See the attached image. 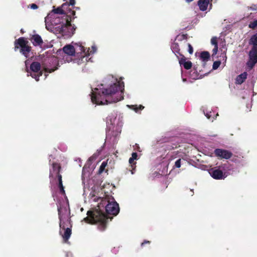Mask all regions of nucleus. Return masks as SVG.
<instances>
[{
	"instance_id": "79ce46f5",
	"label": "nucleus",
	"mask_w": 257,
	"mask_h": 257,
	"mask_svg": "<svg viewBox=\"0 0 257 257\" xmlns=\"http://www.w3.org/2000/svg\"><path fill=\"white\" fill-rule=\"evenodd\" d=\"M91 48L94 49V48H95V47L94 46H92Z\"/></svg>"
},
{
	"instance_id": "f8f14e48",
	"label": "nucleus",
	"mask_w": 257,
	"mask_h": 257,
	"mask_svg": "<svg viewBox=\"0 0 257 257\" xmlns=\"http://www.w3.org/2000/svg\"><path fill=\"white\" fill-rule=\"evenodd\" d=\"M214 153L216 156L225 159L230 158L232 156V154L230 152L220 149L215 150Z\"/></svg>"
},
{
	"instance_id": "4be33fe9",
	"label": "nucleus",
	"mask_w": 257,
	"mask_h": 257,
	"mask_svg": "<svg viewBox=\"0 0 257 257\" xmlns=\"http://www.w3.org/2000/svg\"><path fill=\"white\" fill-rule=\"evenodd\" d=\"M31 49H20V52L26 58L29 57H32V56H31V55L32 54V53L31 52Z\"/></svg>"
},
{
	"instance_id": "2eb2a0df",
	"label": "nucleus",
	"mask_w": 257,
	"mask_h": 257,
	"mask_svg": "<svg viewBox=\"0 0 257 257\" xmlns=\"http://www.w3.org/2000/svg\"><path fill=\"white\" fill-rule=\"evenodd\" d=\"M211 43L212 45L214 46V48H217L218 46L220 48H223L225 46L224 40L221 38H217L214 37L212 38Z\"/></svg>"
},
{
	"instance_id": "c85d7f7f",
	"label": "nucleus",
	"mask_w": 257,
	"mask_h": 257,
	"mask_svg": "<svg viewBox=\"0 0 257 257\" xmlns=\"http://www.w3.org/2000/svg\"><path fill=\"white\" fill-rule=\"evenodd\" d=\"M181 159L177 160L175 164V166L177 168H180L181 167Z\"/></svg>"
},
{
	"instance_id": "37998d69",
	"label": "nucleus",
	"mask_w": 257,
	"mask_h": 257,
	"mask_svg": "<svg viewBox=\"0 0 257 257\" xmlns=\"http://www.w3.org/2000/svg\"><path fill=\"white\" fill-rule=\"evenodd\" d=\"M183 81H186V79H183Z\"/></svg>"
},
{
	"instance_id": "c756f323",
	"label": "nucleus",
	"mask_w": 257,
	"mask_h": 257,
	"mask_svg": "<svg viewBox=\"0 0 257 257\" xmlns=\"http://www.w3.org/2000/svg\"><path fill=\"white\" fill-rule=\"evenodd\" d=\"M248 10L251 11H255L257 10V5H253L251 7L248 8Z\"/></svg>"
},
{
	"instance_id": "5701e85b",
	"label": "nucleus",
	"mask_w": 257,
	"mask_h": 257,
	"mask_svg": "<svg viewBox=\"0 0 257 257\" xmlns=\"http://www.w3.org/2000/svg\"><path fill=\"white\" fill-rule=\"evenodd\" d=\"M127 106L134 110L136 112H138V110L139 109H143L144 107L141 105H139V106H138L137 105H127Z\"/></svg>"
},
{
	"instance_id": "ea45409f",
	"label": "nucleus",
	"mask_w": 257,
	"mask_h": 257,
	"mask_svg": "<svg viewBox=\"0 0 257 257\" xmlns=\"http://www.w3.org/2000/svg\"><path fill=\"white\" fill-rule=\"evenodd\" d=\"M145 243H149V241H145V242H143V243H142V245H143Z\"/></svg>"
},
{
	"instance_id": "a211bd4d",
	"label": "nucleus",
	"mask_w": 257,
	"mask_h": 257,
	"mask_svg": "<svg viewBox=\"0 0 257 257\" xmlns=\"http://www.w3.org/2000/svg\"><path fill=\"white\" fill-rule=\"evenodd\" d=\"M209 0H199L198 2V6L199 9L202 11H205L207 10Z\"/></svg>"
},
{
	"instance_id": "aec40b11",
	"label": "nucleus",
	"mask_w": 257,
	"mask_h": 257,
	"mask_svg": "<svg viewBox=\"0 0 257 257\" xmlns=\"http://www.w3.org/2000/svg\"><path fill=\"white\" fill-rule=\"evenodd\" d=\"M247 74L246 72H243L237 76L236 78V83L241 84L246 79Z\"/></svg>"
},
{
	"instance_id": "6ab92c4d",
	"label": "nucleus",
	"mask_w": 257,
	"mask_h": 257,
	"mask_svg": "<svg viewBox=\"0 0 257 257\" xmlns=\"http://www.w3.org/2000/svg\"><path fill=\"white\" fill-rule=\"evenodd\" d=\"M198 56L200 58V59L204 62H205L210 58V54L207 51H203L201 53L198 54Z\"/></svg>"
},
{
	"instance_id": "9d476101",
	"label": "nucleus",
	"mask_w": 257,
	"mask_h": 257,
	"mask_svg": "<svg viewBox=\"0 0 257 257\" xmlns=\"http://www.w3.org/2000/svg\"><path fill=\"white\" fill-rule=\"evenodd\" d=\"M249 57L247 65L249 67L252 68L257 62V49H251L249 53Z\"/></svg>"
},
{
	"instance_id": "412c9836",
	"label": "nucleus",
	"mask_w": 257,
	"mask_h": 257,
	"mask_svg": "<svg viewBox=\"0 0 257 257\" xmlns=\"http://www.w3.org/2000/svg\"><path fill=\"white\" fill-rule=\"evenodd\" d=\"M77 47H82V48H84V46L82 45V43H73L72 42L71 44L66 45L63 47V48H76Z\"/></svg>"
},
{
	"instance_id": "1a4fd4ad",
	"label": "nucleus",
	"mask_w": 257,
	"mask_h": 257,
	"mask_svg": "<svg viewBox=\"0 0 257 257\" xmlns=\"http://www.w3.org/2000/svg\"><path fill=\"white\" fill-rule=\"evenodd\" d=\"M40 64L38 62H33L31 65V70L33 72V73L31 74V75L32 77L34 78L37 81H39V78L40 76L42 75V73L41 72H40L38 75L34 74V73L39 72L40 70Z\"/></svg>"
},
{
	"instance_id": "a878e982",
	"label": "nucleus",
	"mask_w": 257,
	"mask_h": 257,
	"mask_svg": "<svg viewBox=\"0 0 257 257\" xmlns=\"http://www.w3.org/2000/svg\"><path fill=\"white\" fill-rule=\"evenodd\" d=\"M107 165V162H103L99 168V174H101V173H102L103 172V171L105 169V168L106 167Z\"/></svg>"
},
{
	"instance_id": "dca6fc26",
	"label": "nucleus",
	"mask_w": 257,
	"mask_h": 257,
	"mask_svg": "<svg viewBox=\"0 0 257 257\" xmlns=\"http://www.w3.org/2000/svg\"><path fill=\"white\" fill-rule=\"evenodd\" d=\"M179 61L180 65H183L186 69H189L192 67V63L189 61H186V58L183 56L179 58Z\"/></svg>"
},
{
	"instance_id": "c03bdc74",
	"label": "nucleus",
	"mask_w": 257,
	"mask_h": 257,
	"mask_svg": "<svg viewBox=\"0 0 257 257\" xmlns=\"http://www.w3.org/2000/svg\"><path fill=\"white\" fill-rule=\"evenodd\" d=\"M84 169H85V167H84L83 168V170L84 171Z\"/></svg>"
},
{
	"instance_id": "72a5a7b5",
	"label": "nucleus",
	"mask_w": 257,
	"mask_h": 257,
	"mask_svg": "<svg viewBox=\"0 0 257 257\" xmlns=\"http://www.w3.org/2000/svg\"><path fill=\"white\" fill-rule=\"evenodd\" d=\"M75 3V0H70L69 5L74 6Z\"/></svg>"
},
{
	"instance_id": "f3484780",
	"label": "nucleus",
	"mask_w": 257,
	"mask_h": 257,
	"mask_svg": "<svg viewBox=\"0 0 257 257\" xmlns=\"http://www.w3.org/2000/svg\"><path fill=\"white\" fill-rule=\"evenodd\" d=\"M115 120V118H110L109 117L107 118V127L109 128V131L107 132L106 138L108 139L109 138V136L112 132H110V130H113L114 126L113 124H114V121Z\"/></svg>"
},
{
	"instance_id": "4c0bfd02",
	"label": "nucleus",
	"mask_w": 257,
	"mask_h": 257,
	"mask_svg": "<svg viewBox=\"0 0 257 257\" xmlns=\"http://www.w3.org/2000/svg\"><path fill=\"white\" fill-rule=\"evenodd\" d=\"M188 48L191 49L192 48V47L190 44H188Z\"/></svg>"
},
{
	"instance_id": "7ed1b4c3",
	"label": "nucleus",
	"mask_w": 257,
	"mask_h": 257,
	"mask_svg": "<svg viewBox=\"0 0 257 257\" xmlns=\"http://www.w3.org/2000/svg\"><path fill=\"white\" fill-rule=\"evenodd\" d=\"M79 51L76 52L75 54V49H58L56 52V55H54L51 57H48L46 60L47 63H49V65H47L46 63L43 65V67L46 72L51 73L57 69L51 68L55 67L59 61H64L69 62L70 60H73L75 63L80 64L82 63H85L90 60L89 56L95 52L96 49H92L90 52L89 49H78Z\"/></svg>"
},
{
	"instance_id": "b1692460",
	"label": "nucleus",
	"mask_w": 257,
	"mask_h": 257,
	"mask_svg": "<svg viewBox=\"0 0 257 257\" xmlns=\"http://www.w3.org/2000/svg\"><path fill=\"white\" fill-rule=\"evenodd\" d=\"M249 43L252 44L254 46H257V34L251 38Z\"/></svg>"
},
{
	"instance_id": "20e7f679",
	"label": "nucleus",
	"mask_w": 257,
	"mask_h": 257,
	"mask_svg": "<svg viewBox=\"0 0 257 257\" xmlns=\"http://www.w3.org/2000/svg\"><path fill=\"white\" fill-rule=\"evenodd\" d=\"M71 21L65 15L59 17L55 13H50L45 18L46 28L54 33L66 35V30L70 28Z\"/></svg>"
},
{
	"instance_id": "c9c22d12",
	"label": "nucleus",
	"mask_w": 257,
	"mask_h": 257,
	"mask_svg": "<svg viewBox=\"0 0 257 257\" xmlns=\"http://www.w3.org/2000/svg\"><path fill=\"white\" fill-rule=\"evenodd\" d=\"M93 159H94V157H91L89 158V160H88V163L89 162H91L92 161Z\"/></svg>"
},
{
	"instance_id": "e433bc0d",
	"label": "nucleus",
	"mask_w": 257,
	"mask_h": 257,
	"mask_svg": "<svg viewBox=\"0 0 257 257\" xmlns=\"http://www.w3.org/2000/svg\"><path fill=\"white\" fill-rule=\"evenodd\" d=\"M189 53L190 54H192L193 53V49H188Z\"/></svg>"
},
{
	"instance_id": "423d86ee",
	"label": "nucleus",
	"mask_w": 257,
	"mask_h": 257,
	"mask_svg": "<svg viewBox=\"0 0 257 257\" xmlns=\"http://www.w3.org/2000/svg\"><path fill=\"white\" fill-rule=\"evenodd\" d=\"M103 202H107L105 206V210L107 214L116 215L119 212L118 205L112 197L105 198Z\"/></svg>"
},
{
	"instance_id": "f257e3e1",
	"label": "nucleus",
	"mask_w": 257,
	"mask_h": 257,
	"mask_svg": "<svg viewBox=\"0 0 257 257\" xmlns=\"http://www.w3.org/2000/svg\"><path fill=\"white\" fill-rule=\"evenodd\" d=\"M60 166L56 163H53L52 168L50 169V178L51 180L52 179H57L58 181V187L59 193L62 197H64L65 199L61 202L59 203L58 205V211L60 220V234L62 235L63 239L66 242L71 234L70 220V210L67 199L66 198L65 191L62 185V177L59 174Z\"/></svg>"
},
{
	"instance_id": "a18cd8bd",
	"label": "nucleus",
	"mask_w": 257,
	"mask_h": 257,
	"mask_svg": "<svg viewBox=\"0 0 257 257\" xmlns=\"http://www.w3.org/2000/svg\"><path fill=\"white\" fill-rule=\"evenodd\" d=\"M73 29L74 30H75V28H74V27H73Z\"/></svg>"
},
{
	"instance_id": "4468645a",
	"label": "nucleus",
	"mask_w": 257,
	"mask_h": 257,
	"mask_svg": "<svg viewBox=\"0 0 257 257\" xmlns=\"http://www.w3.org/2000/svg\"><path fill=\"white\" fill-rule=\"evenodd\" d=\"M29 42L27 39L21 37L15 41V48H29L28 47Z\"/></svg>"
},
{
	"instance_id": "2f4dec72",
	"label": "nucleus",
	"mask_w": 257,
	"mask_h": 257,
	"mask_svg": "<svg viewBox=\"0 0 257 257\" xmlns=\"http://www.w3.org/2000/svg\"><path fill=\"white\" fill-rule=\"evenodd\" d=\"M137 154L136 153H133L132 155V158L134 160L137 159Z\"/></svg>"
},
{
	"instance_id": "cd10ccee",
	"label": "nucleus",
	"mask_w": 257,
	"mask_h": 257,
	"mask_svg": "<svg viewBox=\"0 0 257 257\" xmlns=\"http://www.w3.org/2000/svg\"><path fill=\"white\" fill-rule=\"evenodd\" d=\"M116 133H115V134H113V136H114V140H113V141H114V140L115 139V138L117 136H118L119 134H120V132H121V131L119 129V128H116Z\"/></svg>"
},
{
	"instance_id": "ddd939ff",
	"label": "nucleus",
	"mask_w": 257,
	"mask_h": 257,
	"mask_svg": "<svg viewBox=\"0 0 257 257\" xmlns=\"http://www.w3.org/2000/svg\"><path fill=\"white\" fill-rule=\"evenodd\" d=\"M226 61V56L225 51L221 52L220 55L218 60L215 61L213 64V69H217L221 64H223L224 65Z\"/></svg>"
},
{
	"instance_id": "58836bf2",
	"label": "nucleus",
	"mask_w": 257,
	"mask_h": 257,
	"mask_svg": "<svg viewBox=\"0 0 257 257\" xmlns=\"http://www.w3.org/2000/svg\"><path fill=\"white\" fill-rule=\"evenodd\" d=\"M193 0H186V1L187 2V3H190L192 1H193Z\"/></svg>"
},
{
	"instance_id": "7c9ffc66",
	"label": "nucleus",
	"mask_w": 257,
	"mask_h": 257,
	"mask_svg": "<svg viewBox=\"0 0 257 257\" xmlns=\"http://www.w3.org/2000/svg\"><path fill=\"white\" fill-rule=\"evenodd\" d=\"M205 115L208 118H210L212 117V116H213V114H212V112H209V113H206L205 114Z\"/></svg>"
},
{
	"instance_id": "f704fd0d",
	"label": "nucleus",
	"mask_w": 257,
	"mask_h": 257,
	"mask_svg": "<svg viewBox=\"0 0 257 257\" xmlns=\"http://www.w3.org/2000/svg\"><path fill=\"white\" fill-rule=\"evenodd\" d=\"M218 52V49H214V52H213V56L217 54Z\"/></svg>"
},
{
	"instance_id": "bb28decb",
	"label": "nucleus",
	"mask_w": 257,
	"mask_h": 257,
	"mask_svg": "<svg viewBox=\"0 0 257 257\" xmlns=\"http://www.w3.org/2000/svg\"><path fill=\"white\" fill-rule=\"evenodd\" d=\"M257 26V20L254 21L253 22L250 23L249 25L250 28L254 29Z\"/></svg>"
},
{
	"instance_id": "39448f33",
	"label": "nucleus",
	"mask_w": 257,
	"mask_h": 257,
	"mask_svg": "<svg viewBox=\"0 0 257 257\" xmlns=\"http://www.w3.org/2000/svg\"><path fill=\"white\" fill-rule=\"evenodd\" d=\"M97 207L92 211H88L87 216L84 218L83 221L91 224L98 223V228L103 230L105 228L106 218L101 210L100 206L99 205Z\"/></svg>"
},
{
	"instance_id": "6e6552de",
	"label": "nucleus",
	"mask_w": 257,
	"mask_h": 257,
	"mask_svg": "<svg viewBox=\"0 0 257 257\" xmlns=\"http://www.w3.org/2000/svg\"><path fill=\"white\" fill-rule=\"evenodd\" d=\"M30 40L35 47L49 48L53 46V45H51L50 46H47L45 42L43 41L41 36L38 34H34L32 35Z\"/></svg>"
},
{
	"instance_id": "393cba45",
	"label": "nucleus",
	"mask_w": 257,
	"mask_h": 257,
	"mask_svg": "<svg viewBox=\"0 0 257 257\" xmlns=\"http://www.w3.org/2000/svg\"><path fill=\"white\" fill-rule=\"evenodd\" d=\"M129 163L130 164L131 167L132 168V170L131 171L132 174H134V172L133 171L134 170H135L136 166H135V163H134V160L132 159V158H130L129 159Z\"/></svg>"
},
{
	"instance_id": "f03ea898",
	"label": "nucleus",
	"mask_w": 257,
	"mask_h": 257,
	"mask_svg": "<svg viewBox=\"0 0 257 257\" xmlns=\"http://www.w3.org/2000/svg\"><path fill=\"white\" fill-rule=\"evenodd\" d=\"M109 87L106 89L95 88L92 90L91 99L93 103L107 104L122 100L124 83L113 76L107 79Z\"/></svg>"
},
{
	"instance_id": "0eeeda50",
	"label": "nucleus",
	"mask_w": 257,
	"mask_h": 257,
	"mask_svg": "<svg viewBox=\"0 0 257 257\" xmlns=\"http://www.w3.org/2000/svg\"><path fill=\"white\" fill-rule=\"evenodd\" d=\"M68 6V4H63L61 7L53 10L51 13H55L57 16L58 14H65L66 15V17L70 18V20H71L72 17L74 16L75 12L70 9L68 11H65V7Z\"/></svg>"
},
{
	"instance_id": "a19ab883",
	"label": "nucleus",
	"mask_w": 257,
	"mask_h": 257,
	"mask_svg": "<svg viewBox=\"0 0 257 257\" xmlns=\"http://www.w3.org/2000/svg\"><path fill=\"white\" fill-rule=\"evenodd\" d=\"M53 197L54 198V200H55L57 198L56 196H55V195H53Z\"/></svg>"
},
{
	"instance_id": "9b49d317",
	"label": "nucleus",
	"mask_w": 257,
	"mask_h": 257,
	"mask_svg": "<svg viewBox=\"0 0 257 257\" xmlns=\"http://www.w3.org/2000/svg\"><path fill=\"white\" fill-rule=\"evenodd\" d=\"M209 174L215 179H223L226 177V175L222 171L216 168L210 170Z\"/></svg>"
},
{
	"instance_id": "473e14b6",
	"label": "nucleus",
	"mask_w": 257,
	"mask_h": 257,
	"mask_svg": "<svg viewBox=\"0 0 257 257\" xmlns=\"http://www.w3.org/2000/svg\"><path fill=\"white\" fill-rule=\"evenodd\" d=\"M38 7L36 4H33L31 5V8L33 9H37Z\"/></svg>"
}]
</instances>
